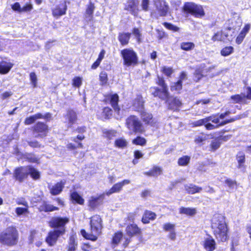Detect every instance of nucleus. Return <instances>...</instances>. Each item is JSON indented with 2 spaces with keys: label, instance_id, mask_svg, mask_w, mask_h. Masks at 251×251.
<instances>
[{
  "label": "nucleus",
  "instance_id": "f257e3e1",
  "mask_svg": "<svg viewBox=\"0 0 251 251\" xmlns=\"http://www.w3.org/2000/svg\"><path fill=\"white\" fill-rule=\"evenodd\" d=\"M212 228L216 239L221 242H225L227 239V227L222 216H215L212 219Z\"/></svg>",
  "mask_w": 251,
  "mask_h": 251
},
{
  "label": "nucleus",
  "instance_id": "f03ea898",
  "mask_svg": "<svg viewBox=\"0 0 251 251\" xmlns=\"http://www.w3.org/2000/svg\"><path fill=\"white\" fill-rule=\"evenodd\" d=\"M102 220L99 215L92 217L90 221V230L86 232L85 230H81L82 235L87 239L95 241L101 233L102 227Z\"/></svg>",
  "mask_w": 251,
  "mask_h": 251
},
{
  "label": "nucleus",
  "instance_id": "7ed1b4c3",
  "mask_svg": "<svg viewBox=\"0 0 251 251\" xmlns=\"http://www.w3.org/2000/svg\"><path fill=\"white\" fill-rule=\"evenodd\" d=\"M19 234L16 228L10 226L7 227L0 235V241L8 246L16 245L18 241Z\"/></svg>",
  "mask_w": 251,
  "mask_h": 251
},
{
  "label": "nucleus",
  "instance_id": "20e7f679",
  "mask_svg": "<svg viewBox=\"0 0 251 251\" xmlns=\"http://www.w3.org/2000/svg\"><path fill=\"white\" fill-rule=\"evenodd\" d=\"M182 9L184 12L190 14L196 18H201L205 15L203 7L193 2L184 3Z\"/></svg>",
  "mask_w": 251,
  "mask_h": 251
},
{
  "label": "nucleus",
  "instance_id": "39448f33",
  "mask_svg": "<svg viewBox=\"0 0 251 251\" xmlns=\"http://www.w3.org/2000/svg\"><path fill=\"white\" fill-rule=\"evenodd\" d=\"M126 124L130 134L133 133L142 132L143 131L141 122L135 116H130L127 118Z\"/></svg>",
  "mask_w": 251,
  "mask_h": 251
},
{
  "label": "nucleus",
  "instance_id": "423d86ee",
  "mask_svg": "<svg viewBox=\"0 0 251 251\" xmlns=\"http://www.w3.org/2000/svg\"><path fill=\"white\" fill-rule=\"evenodd\" d=\"M121 55L124 59V64L127 67L135 65L137 62L136 53L133 50L126 49L121 51Z\"/></svg>",
  "mask_w": 251,
  "mask_h": 251
},
{
  "label": "nucleus",
  "instance_id": "0eeeda50",
  "mask_svg": "<svg viewBox=\"0 0 251 251\" xmlns=\"http://www.w3.org/2000/svg\"><path fill=\"white\" fill-rule=\"evenodd\" d=\"M30 169L28 166L18 167L15 169L13 176L16 180L21 182L28 177Z\"/></svg>",
  "mask_w": 251,
  "mask_h": 251
},
{
  "label": "nucleus",
  "instance_id": "6e6552de",
  "mask_svg": "<svg viewBox=\"0 0 251 251\" xmlns=\"http://www.w3.org/2000/svg\"><path fill=\"white\" fill-rule=\"evenodd\" d=\"M69 222V219L67 217H55L51 219L50 222V226L51 227L55 228L56 230L64 229L65 232V226Z\"/></svg>",
  "mask_w": 251,
  "mask_h": 251
},
{
  "label": "nucleus",
  "instance_id": "1a4fd4ad",
  "mask_svg": "<svg viewBox=\"0 0 251 251\" xmlns=\"http://www.w3.org/2000/svg\"><path fill=\"white\" fill-rule=\"evenodd\" d=\"M64 234V229L56 230L55 229L51 230L49 232L46 241L50 246H53L56 244L59 237Z\"/></svg>",
  "mask_w": 251,
  "mask_h": 251
},
{
  "label": "nucleus",
  "instance_id": "9d476101",
  "mask_svg": "<svg viewBox=\"0 0 251 251\" xmlns=\"http://www.w3.org/2000/svg\"><path fill=\"white\" fill-rule=\"evenodd\" d=\"M33 134L36 138H43L47 135L48 126L43 123L38 122L33 127Z\"/></svg>",
  "mask_w": 251,
  "mask_h": 251
},
{
  "label": "nucleus",
  "instance_id": "9b49d317",
  "mask_svg": "<svg viewBox=\"0 0 251 251\" xmlns=\"http://www.w3.org/2000/svg\"><path fill=\"white\" fill-rule=\"evenodd\" d=\"M154 4L160 16H165L167 14L169 6L164 0H154Z\"/></svg>",
  "mask_w": 251,
  "mask_h": 251
},
{
  "label": "nucleus",
  "instance_id": "f8f14e48",
  "mask_svg": "<svg viewBox=\"0 0 251 251\" xmlns=\"http://www.w3.org/2000/svg\"><path fill=\"white\" fill-rule=\"evenodd\" d=\"M239 119V117H236L234 119H231L230 120L221 122L219 118V114L212 115L206 117V120H207V123H210L209 122H211L212 123L216 124V125H214V126H216V128H217L220 126H224L228 123L232 122L235 121L236 120Z\"/></svg>",
  "mask_w": 251,
  "mask_h": 251
},
{
  "label": "nucleus",
  "instance_id": "ddd939ff",
  "mask_svg": "<svg viewBox=\"0 0 251 251\" xmlns=\"http://www.w3.org/2000/svg\"><path fill=\"white\" fill-rule=\"evenodd\" d=\"M151 91L154 97H158L163 100H167L170 98L167 87L158 89L157 87L151 88Z\"/></svg>",
  "mask_w": 251,
  "mask_h": 251
},
{
  "label": "nucleus",
  "instance_id": "4468645a",
  "mask_svg": "<svg viewBox=\"0 0 251 251\" xmlns=\"http://www.w3.org/2000/svg\"><path fill=\"white\" fill-rule=\"evenodd\" d=\"M130 182L128 179H125L121 182L115 184L109 190L106 191L104 194L107 196L120 192L125 185L128 184Z\"/></svg>",
  "mask_w": 251,
  "mask_h": 251
},
{
  "label": "nucleus",
  "instance_id": "2eb2a0df",
  "mask_svg": "<svg viewBox=\"0 0 251 251\" xmlns=\"http://www.w3.org/2000/svg\"><path fill=\"white\" fill-rule=\"evenodd\" d=\"M67 9L66 3L64 1L62 4L57 5L55 8L52 9V14L53 17L58 18L60 16L66 14Z\"/></svg>",
  "mask_w": 251,
  "mask_h": 251
},
{
  "label": "nucleus",
  "instance_id": "dca6fc26",
  "mask_svg": "<svg viewBox=\"0 0 251 251\" xmlns=\"http://www.w3.org/2000/svg\"><path fill=\"white\" fill-rule=\"evenodd\" d=\"M191 125L192 127L199 126L204 125L205 128L207 130H213L216 129V126H214V125L211 123H207V120H206V117L199 120L197 121H195L192 122L191 123Z\"/></svg>",
  "mask_w": 251,
  "mask_h": 251
},
{
  "label": "nucleus",
  "instance_id": "f3484780",
  "mask_svg": "<svg viewBox=\"0 0 251 251\" xmlns=\"http://www.w3.org/2000/svg\"><path fill=\"white\" fill-rule=\"evenodd\" d=\"M50 117V115L49 113L46 114L45 115H43L41 113H37L26 118L24 123L26 125H29L34 123L38 119L48 118Z\"/></svg>",
  "mask_w": 251,
  "mask_h": 251
},
{
  "label": "nucleus",
  "instance_id": "a211bd4d",
  "mask_svg": "<svg viewBox=\"0 0 251 251\" xmlns=\"http://www.w3.org/2000/svg\"><path fill=\"white\" fill-rule=\"evenodd\" d=\"M166 102L169 108L173 110H178L182 104L181 102L176 98L170 97Z\"/></svg>",
  "mask_w": 251,
  "mask_h": 251
},
{
  "label": "nucleus",
  "instance_id": "6ab92c4d",
  "mask_svg": "<svg viewBox=\"0 0 251 251\" xmlns=\"http://www.w3.org/2000/svg\"><path fill=\"white\" fill-rule=\"evenodd\" d=\"M65 184V181L61 180L60 182H57L54 185L50 186L49 187L50 193L52 195H58L62 192V189L64 187Z\"/></svg>",
  "mask_w": 251,
  "mask_h": 251
},
{
  "label": "nucleus",
  "instance_id": "aec40b11",
  "mask_svg": "<svg viewBox=\"0 0 251 251\" xmlns=\"http://www.w3.org/2000/svg\"><path fill=\"white\" fill-rule=\"evenodd\" d=\"M105 194L103 193L100 195L97 196H92L90 197L89 200V206L92 209H94L99 205L101 202Z\"/></svg>",
  "mask_w": 251,
  "mask_h": 251
},
{
  "label": "nucleus",
  "instance_id": "412c9836",
  "mask_svg": "<svg viewBox=\"0 0 251 251\" xmlns=\"http://www.w3.org/2000/svg\"><path fill=\"white\" fill-rule=\"evenodd\" d=\"M202 245L207 251H213L216 249V242L211 237L205 238Z\"/></svg>",
  "mask_w": 251,
  "mask_h": 251
},
{
  "label": "nucleus",
  "instance_id": "4be33fe9",
  "mask_svg": "<svg viewBox=\"0 0 251 251\" xmlns=\"http://www.w3.org/2000/svg\"><path fill=\"white\" fill-rule=\"evenodd\" d=\"M126 234L129 237H132L134 235L137 234L140 232V229L136 225L131 224L126 227Z\"/></svg>",
  "mask_w": 251,
  "mask_h": 251
},
{
  "label": "nucleus",
  "instance_id": "5701e85b",
  "mask_svg": "<svg viewBox=\"0 0 251 251\" xmlns=\"http://www.w3.org/2000/svg\"><path fill=\"white\" fill-rule=\"evenodd\" d=\"M13 64L9 62L1 61L0 62V74H7L13 67Z\"/></svg>",
  "mask_w": 251,
  "mask_h": 251
},
{
  "label": "nucleus",
  "instance_id": "b1692460",
  "mask_svg": "<svg viewBox=\"0 0 251 251\" xmlns=\"http://www.w3.org/2000/svg\"><path fill=\"white\" fill-rule=\"evenodd\" d=\"M236 160L238 162L237 168L242 171L245 170V166L244 163L245 162V155L242 152H239L238 153L236 156Z\"/></svg>",
  "mask_w": 251,
  "mask_h": 251
},
{
  "label": "nucleus",
  "instance_id": "393cba45",
  "mask_svg": "<svg viewBox=\"0 0 251 251\" xmlns=\"http://www.w3.org/2000/svg\"><path fill=\"white\" fill-rule=\"evenodd\" d=\"M66 120L71 126L75 123L77 120V115L75 112L73 110H69L66 115Z\"/></svg>",
  "mask_w": 251,
  "mask_h": 251
},
{
  "label": "nucleus",
  "instance_id": "a878e982",
  "mask_svg": "<svg viewBox=\"0 0 251 251\" xmlns=\"http://www.w3.org/2000/svg\"><path fill=\"white\" fill-rule=\"evenodd\" d=\"M119 101V97L117 94L111 95L110 96V101L111 106L114 108L115 112L119 113L120 108H119L118 102Z\"/></svg>",
  "mask_w": 251,
  "mask_h": 251
},
{
  "label": "nucleus",
  "instance_id": "bb28decb",
  "mask_svg": "<svg viewBox=\"0 0 251 251\" xmlns=\"http://www.w3.org/2000/svg\"><path fill=\"white\" fill-rule=\"evenodd\" d=\"M95 8L94 4L91 2L88 5L85 12V19L87 21H90L93 20Z\"/></svg>",
  "mask_w": 251,
  "mask_h": 251
},
{
  "label": "nucleus",
  "instance_id": "cd10ccee",
  "mask_svg": "<svg viewBox=\"0 0 251 251\" xmlns=\"http://www.w3.org/2000/svg\"><path fill=\"white\" fill-rule=\"evenodd\" d=\"M185 189L188 193L194 194L196 193H200L202 190V188L195 185L190 184L185 186Z\"/></svg>",
  "mask_w": 251,
  "mask_h": 251
},
{
  "label": "nucleus",
  "instance_id": "c85d7f7f",
  "mask_svg": "<svg viewBox=\"0 0 251 251\" xmlns=\"http://www.w3.org/2000/svg\"><path fill=\"white\" fill-rule=\"evenodd\" d=\"M197 213V210L194 208L181 207L179 208V213L187 216H192Z\"/></svg>",
  "mask_w": 251,
  "mask_h": 251
},
{
  "label": "nucleus",
  "instance_id": "c756f323",
  "mask_svg": "<svg viewBox=\"0 0 251 251\" xmlns=\"http://www.w3.org/2000/svg\"><path fill=\"white\" fill-rule=\"evenodd\" d=\"M156 218V214L150 211H146L143 217L142 222L144 224H148L149 223L150 220H153Z\"/></svg>",
  "mask_w": 251,
  "mask_h": 251
},
{
  "label": "nucleus",
  "instance_id": "7c9ffc66",
  "mask_svg": "<svg viewBox=\"0 0 251 251\" xmlns=\"http://www.w3.org/2000/svg\"><path fill=\"white\" fill-rule=\"evenodd\" d=\"M125 9L134 15L137 13V6L133 0H129Z\"/></svg>",
  "mask_w": 251,
  "mask_h": 251
},
{
  "label": "nucleus",
  "instance_id": "2f4dec72",
  "mask_svg": "<svg viewBox=\"0 0 251 251\" xmlns=\"http://www.w3.org/2000/svg\"><path fill=\"white\" fill-rule=\"evenodd\" d=\"M130 33H120L118 36V39L122 45H126L128 44L130 37Z\"/></svg>",
  "mask_w": 251,
  "mask_h": 251
},
{
  "label": "nucleus",
  "instance_id": "473e14b6",
  "mask_svg": "<svg viewBox=\"0 0 251 251\" xmlns=\"http://www.w3.org/2000/svg\"><path fill=\"white\" fill-rule=\"evenodd\" d=\"M123 234L121 232L115 233L112 241V245L113 248L116 247L123 239Z\"/></svg>",
  "mask_w": 251,
  "mask_h": 251
},
{
  "label": "nucleus",
  "instance_id": "72a5a7b5",
  "mask_svg": "<svg viewBox=\"0 0 251 251\" xmlns=\"http://www.w3.org/2000/svg\"><path fill=\"white\" fill-rule=\"evenodd\" d=\"M133 106L137 111H142L144 107V102L141 97H138L135 99Z\"/></svg>",
  "mask_w": 251,
  "mask_h": 251
},
{
  "label": "nucleus",
  "instance_id": "f704fd0d",
  "mask_svg": "<svg viewBox=\"0 0 251 251\" xmlns=\"http://www.w3.org/2000/svg\"><path fill=\"white\" fill-rule=\"evenodd\" d=\"M209 138H213V137L211 135L202 134L201 135H197L196 136L195 139V142L196 144H200Z\"/></svg>",
  "mask_w": 251,
  "mask_h": 251
},
{
  "label": "nucleus",
  "instance_id": "c9c22d12",
  "mask_svg": "<svg viewBox=\"0 0 251 251\" xmlns=\"http://www.w3.org/2000/svg\"><path fill=\"white\" fill-rule=\"evenodd\" d=\"M204 75L203 67L201 66L195 70L194 74V80L196 82L199 81Z\"/></svg>",
  "mask_w": 251,
  "mask_h": 251
},
{
  "label": "nucleus",
  "instance_id": "e433bc0d",
  "mask_svg": "<svg viewBox=\"0 0 251 251\" xmlns=\"http://www.w3.org/2000/svg\"><path fill=\"white\" fill-rule=\"evenodd\" d=\"M77 244L75 241V239L74 236H71L69 238L68 245L67 246L68 251H76L77 249Z\"/></svg>",
  "mask_w": 251,
  "mask_h": 251
},
{
  "label": "nucleus",
  "instance_id": "4c0bfd02",
  "mask_svg": "<svg viewBox=\"0 0 251 251\" xmlns=\"http://www.w3.org/2000/svg\"><path fill=\"white\" fill-rule=\"evenodd\" d=\"M142 120L146 123L153 125L152 116L151 114L147 112H142L141 114Z\"/></svg>",
  "mask_w": 251,
  "mask_h": 251
},
{
  "label": "nucleus",
  "instance_id": "58836bf2",
  "mask_svg": "<svg viewBox=\"0 0 251 251\" xmlns=\"http://www.w3.org/2000/svg\"><path fill=\"white\" fill-rule=\"evenodd\" d=\"M103 136L107 139L111 140L117 135V131L115 130L103 129L102 131Z\"/></svg>",
  "mask_w": 251,
  "mask_h": 251
},
{
  "label": "nucleus",
  "instance_id": "ea45409f",
  "mask_svg": "<svg viewBox=\"0 0 251 251\" xmlns=\"http://www.w3.org/2000/svg\"><path fill=\"white\" fill-rule=\"evenodd\" d=\"M190 156L184 155L178 159L177 163L179 166H187L190 163Z\"/></svg>",
  "mask_w": 251,
  "mask_h": 251
},
{
  "label": "nucleus",
  "instance_id": "a19ab883",
  "mask_svg": "<svg viewBox=\"0 0 251 251\" xmlns=\"http://www.w3.org/2000/svg\"><path fill=\"white\" fill-rule=\"evenodd\" d=\"M234 48L231 46H227L222 49L221 54L223 56H227L233 52Z\"/></svg>",
  "mask_w": 251,
  "mask_h": 251
},
{
  "label": "nucleus",
  "instance_id": "79ce46f5",
  "mask_svg": "<svg viewBox=\"0 0 251 251\" xmlns=\"http://www.w3.org/2000/svg\"><path fill=\"white\" fill-rule=\"evenodd\" d=\"M195 47V44L192 42H182L180 44V48L184 50H191Z\"/></svg>",
  "mask_w": 251,
  "mask_h": 251
},
{
  "label": "nucleus",
  "instance_id": "37998d69",
  "mask_svg": "<svg viewBox=\"0 0 251 251\" xmlns=\"http://www.w3.org/2000/svg\"><path fill=\"white\" fill-rule=\"evenodd\" d=\"M30 169V173L31 176L34 179H37L40 178V173L36 169L30 166H28Z\"/></svg>",
  "mask_w": 251,
  "mask_h": 251
},
{
  "label": "nucleus",
  "instance_id": "c03bdc74",
  "mask_svg": "<svg viewBox=\"0 0 251 251\" xmlns=\"http://www.w3.org/2000/svg\"><path fill=\"white\" fill-rule=\"evenodd\" d=\"M127 141L123 138H120L118 139H117L115 141V145L116 147L123 148L126 147L127 146Z\"/></svg>",
  "mask_w": 251,
  "mask_h": 251
},
{
  "label": "nucleus",
  "instance_id": "a18cd8bd",
  "mask_svg": "<svg viewBox=\"0 0 251 251\" xmlns=\"http://www.w3.org/2000/svg\"><path fill=\"white\" fill-rule=\"evenodd\" d=\"M71 198L80 204H83L84 203V200L76 192H74L71 194Z\"/></svg>",
  "mask_w": 251,
  "mask_h": 251
},
{
  "label": "nucleus",
  "instance_id": "49530a36",
  "mask_svg": "<svg viewBox=\"0 0 251 251\" xmlns=\"http://www.w3.org/2000/svg\"><path fill=\"white\" fill-rule=\"evenodd\" d=\"M211 40L213 42L223 41L225 40V38L222 32H217L212 37Z\"/></svg>",
  "mask_w": 251,
  "mask_h": 251
},
{
  "label": "nucleus",
  "instance_id": "de8ad7c7",
  "mask_svg": "<svg viewBox=\"0 0 251 251\" xmlns=\"http://www.w3.org/2000/svg\"><path fill=\"white\" fill-rule=\"evenodd\" d=\"M41 210H44L45 212H50L55 210H57L58 208L51 204H46L41 207Z\"/></svg>",
  "mask_w": 251,
  "mask_h": 251
},
{
  "label": "nucleus",
  "instance_id": "09e8293b",
  "mask_svg": "<svg viewBox=\"0 0 251 251\" xmlns=\"http://www.w3.org/2000/svg\"><path fill=\"white\" fill-rule=\"evenodd\" d=\"M176 225L170 223H165L163 226V228L165 231L171 232L175 230Z\"/></svg>",
  "mask_w": 251,
  "mask_h": 251
},
{
  "label": "nucleus",
  "instance_id": "8fccbe9b",
  "mask_svg": "<svg viewBox=\"0 0 251 251\" xmlns=\"http://www.w3.org/2000/svg\"><path fill=\"white\" fill-rule=\"evenodd\" d=\"M99 78L101 85H103L106 84L108 80L106 73L105 72H101L100 74Z\"/></svg>",
  "mask_w": 251,
  "mask_h": 251
},
{
  "label": "nucleus",
  "instance_id": "3c124183",
  "mask_svg": "<svg viewBox=\"0 0 251 251\" xmlns=\"http://www.w3.org/2000/svg\"><path fill=\"white\" fill-rule=\"evenodd\" d=\"M132 143L135 145L144 146L146 144V140L145 138L139 136L134 139L133 140Z\"/></svg>",
  "mask_w": 251,
  "mask_h": 251
},
{
  "label": "nucleus",
  "instance_id": "603ef678",
  "mask_svg": "<svg viewBox=\"0 0 251 251\" xmlns=\"http://www.w3.org/2000/svg\"><path fill=\"white\" fill-rule=\"evenodd\" d=\"M132 34L136 38L137 42L140 43L141 42V31L139 28H134L132 30Z\"/></svg>",
  "mask_w": 251,
  "mask_h": 251
},
{
  "label": "nucleus",
  "instance_id": "864d4df0",
  "mask_svg": "<svg viewBox=\"0 0 251 251\" xmlns=\"http://www.w3.org/2000/svg\"><path fill=\"white\" fill-rule=\"evenodd\" d=\"M182 89V83L177 81L176 82L172 83L171 86V90L172 91H180Z\"/></svg>",
  "mask_w": 251,
  "mask_h": 251
},
{
  "label": "nucleus",
  "instance_id": "5fc2aeb1",
  "mask_svg": "<svg viewBox=\"0 0 251 251\" xmlns=\"http://www.w3.org/2000/svg\"><path fill=\"white\" fill-rule=\"evenodd\" d=\"M72 85L74 87L79 88L82 84V78L78 76L74 77L73 79Z\"/></svg>",
  "mask_w": 251,
  "mask_h": 251
},
{
  "label": "nucleus",
  "instance_id": "6e6d98bb",
  "mask_svg": "<svg viewBox=\"0 0 251 251\" xmlns=\"http://www.w3.org/2000/svg\"><path fill=\"white\" fill-rule=\"evenodd\" d=\"M102 113L104 119H109L112 116V110L109 107H105L103 109Z\"/></svg>",
  "mask_w": 251,
  "mask_h": 251
},
{
  "label": "nucleus",
  "instance_id": "4d7b16f0",
  "mask_svg": "<svg viewBox=\"0 0 251 251\" xmlns=\"http://www.w3.org/2000/svg\"><path fill=\"white\" fill-rule=\"evenodd\" d=\"M152 174L154 176H157L160 175L162 173V169L161 168L158 166H154L151 169Z\"/></svg>",
  "mask_w": 251,
  "mask_h": 251
},
{
  "label": "nucleus",
  "instance_id": "13d9d810",
  "mask_svg": "<svg viewBox=\"0 0 251 251\" xmlns=\"http://www.w3.org/2000/svg\"><path fill=\"white\" fill-rule=\"evenodd\" d=\"M161 71L168 76H170L174 72L172 68L165 66L162 67Z\"/></svg>",
  "mask_w": 251,
  "mask_h": 251
},
{
  "label": "nucleus",
  "instance_id": "bf43d9fd",
  "mask_svg": "<svg viewBox=\"0 0 251 251\" xmlns=\"http://www.w3.org/2000/svg\"><path fill=\"white\" fill-rule=\"evenodd\" d=\"M163 25L166 28L170 30H173L174 31H178L179 29V28L178 27L170 23L165 22L163 24Z\"/></svg>",
  "mask_w": 251,
  "mask_h": 251
},
{
  "label": "nucleus",
  "instance_id": "052dcab7",
  "mask_svg": "<svg viewBox=\"0 0 251 251\" xmlns=\"http://www.w3.org/2000/svg\"><path fill=\"white\" fill-rule=\"evenodd\" d=\"M15 212L18 216L25 214L28 213V207H17L16 208Z\"/></svg>",
  "mask_w": 251,
  "mask_h": 251
},
{
  "label": "nucleus",
  "instance_id": "680f3d73",
  "mask_svg": "<svg viewBox=\"0 0 251 251\" xmlns=\"http://www.w3.org/2000/svg\"><path fill=\"white\" fill-rule=\"evenodd\" d=\"M30 80L33 86L34 87H36L37 85V78L35 73L32 72L30 74Z\"/></svg>",
  "mask_w": 251,
  "mask_h": 251
},
{
  "label": "nucleus",
  "instance_id": "e2e57ef3",
  "mask_svg": "<svg viewBox=\"0 0 251 251\" xmlns=\"http://www.w3.org/2000/svg\"><path fill=\"white\" fill-rule=\"evenodd\" d=\"M244 99V97H242L240 95H235L232 96L230 98L231 100L234 103H238L241 102Z\"/></svg>",
  "mask_w": 251,
  "mask_h": 251
},
{
  "label": "nucleus",
  "instance_id": "0e129e2a",
  "mask_svg": "<svg viewBox=\"0 0 251 251\" xmlns=\"http://www.w3.org/2000/svg\"><path fill=\"white\" fill-rule=\"evenodd\" d=\"M150 0H142L141 6L143 10L148 11L149 9Z\"/></svg>",
  "mask_w": 251,
  "mask_h": 251
},
{
  "label": "nucleus",
  "instance_id": "69168bd1",
  "mask_svg": "<svg viewBox=\"0 0 251 251\" xmlns=\"http://www.w3.org/2000/svg\"><path fill=\"white\" fill-rule=\"evenodd\" d=\"M225 183L230 188H233L234 186L237 185V182L235 180L231 179H227L225 181Z\"/></svg>",
  "mask_w": 251,
  "mask_h": 251
},
{
  "label": "nucleus",
  "instance_id": "338daca9",
  "mask_svg": "<svg viewBox=\"0 0 251 251\" xmlns=\"http://www.w3.org/2000/svg\"><path fill=\"white\" fill-rule=\"evenodd\" d=\"M221 145V143L219 141H212L211 144V147L213 150L218 149Z\"/></svg>",
  "mask_w": 251,
  "mask_h": 251
},
{
  "label": "nucleus",
  "instance_id": "774afa93",
  "mask_svg": "<svg viewBox=\"0 0 251 251\" xmlns=\"http://www.w3.org/2000/svg\"><path fill=\"white\" fill-rule=\"evenodd\" d=\"M245 36L246 35L244 34V33L241 32L240 34L237 36L236 39V42L238 44H241V42L243 41V39H244Z\"/></svg>",
  "mask_w": 251,
  "mask_h": 251
}]
</instances>
